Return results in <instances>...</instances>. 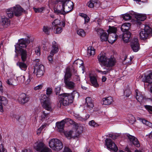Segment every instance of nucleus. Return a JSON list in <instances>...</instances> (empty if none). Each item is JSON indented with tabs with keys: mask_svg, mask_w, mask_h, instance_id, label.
I'll use <instances>...</instances> for the list:
<instances>
[{
	"mask_svg": "<svg viewBox=\"0 0 152 152\" xmlns=\"http://www.w3.org/2000/svg\"><path fill=\"white\" fill-rule=\"evenodd\" d=\"M79 93L75 91H74L70 94L63 93L60 94L58 102L57 107L60 108L62 104L64 106H67L73 102L75 96L78 97Z\"/></svg>",
	"mask_w": 152,
	"mask_h": 152,
	"instance_id": "f257e3e1",
	"label": "nucleus"
},
{
	"mask_svg": "<svg viewBox=\"0 0 152 152\" xmlns=\"http://www.w3.org/2000/svg\"><path fill=\"white\" fill-rule=\"evenodd\" d=\"M74 4L72 2L68 1L63 6L58 5L54 9V12L57 15H65L72 11L73 8Z\"/></svg>",
	"mask_w": 152,
	"mask_h": 152,
	"instance_id": "f03ea898",
	"label": "nucleus"
},
{
	"mask_svg": "<svg viewBox=\"0 0 152 152\" xmlns=\"http://www.w3.org/2000/svg\"><path fill=\"white\" fill-rule=\"evenodd\" d=\"M25 11L19 5H17L15 6L7 9L6 13L7 16L10 18H12L14 15L16 17L21 16L23 12Z\"/></svg>",
	"mask_w": 152,
	"mask_h": 152,
	"instance_id": "7ed1b4c3",
	"label": "nucleus"
},
{
	"mask_svg": "<svg viewBox=\"0 0 152 152\" xmlns=\"http://www.w3.org/2000/svg\"><path fill=\"white\" fill-rule=\"evenodd\" d=\"M40 100L43 107L48 111H51L52 107L50 98L45 94H42Z\"/></svg>",
	"mask_w": 152,
	"mask_h": 152,
	"instance_id": "20e7f679",
	"label": "nucleus"
},
{
	"mask_svg": "<svg viewBox=\"0 0 152 152\" xmlns=\"http://www.w3.org/2000/svg\"><path fill=\"white\" fill-rule=\"evenodd\" d=\"M140 38L141 39L145 40L152 36V29L150 27L145 25L144 29L140 33Z\"/></svg>",
	"mask_w": 152,
	"mask_h": 152,
	"instance_id": "39448f33",
	"label": "nucleus"
},
{
	"mask_svg": "<svg viewBox=\"0 0 152 152\" xmlns=\"http://www.w3.org/2000/svg\"><path fill=\"white\" fill-rule=\"evenodd\" d=\"M34 148L37 151L40 152H52L51 149L42 142L35 143Z\"/></svg>",
	"mask_w": 152,
	"mask_h": 152,
	"instance_id": "423d86ee",
	"label": "nucleus"
},
{
	"mask_svg": "<svg viewBox=\"0 0 152 152\" xmlns=\"http://www.w3.org/2000/svg\"><path fill=\"white\" fill-rule=\"evenodd\" d=\"M59 50L57 44L55 41L52 42V49L50 52V55L48 57V59L50 63L53 62V57L54 55Z\"/></svg>",
	"mask_w": 152,
	"mask_h": 152,
	"instance_id": "0eeeda50",
	"label": "nucleus"
},
{
	"mask_svg": "<svg viewBox=\"0 0 152 152\" xmlns=\"http://www.w3.org/2000/svg\"><path fill=\"white\" fill-rule=\"evenodd\" d=\"M105 145L106 146L107 148L111 151L116 152L118 150V148L115 143L112 140L109 138H107L105 140Z\"/></svg>",
	"mask_w": 152,
	"mask_h": 152,
	"instance_id": "6e6552de",
	"label": "nucleus"
},
{
	"mask_svg": "<svg viewBox=\"0 0 152 152\" xmlns=\"http://www.w3.org/2000/svg\"><path fill=\"white\" fill-rule=\"evenodd\" d=\"M96 31L100 36V38L102 41H106L108 39V36L107 33L104 30L99 28H95Z\"/></svg>",
	"mask_w": 152,
	"mask_h": 152,
	"instance_id": "1a4fd4ad",
	"label": "nucleus"
},
{
	"mask_svg": "<svg viewBox=\"0 0 152 152\" xmlns=\"http://www.w3.org/2000/svg\"><path fill=\"white\" fill-rule=\"evenodd\" d=\"M131 45L134 52L138 51L140 49L138 39L136 38H134L131 42Z\"/></svg>",
	"mask_w": 152,
	"mask_h": 152,
	"instance_id": "9d476101",
	"label": "nucleus"
},
{
	"mask_svg": "<svg viewBox=\"0 0 152 152\" xmlns=\"http://www.w3.org/2000/svg\"><path fill=\"white\" fill-rule=\"evenodd\" d=\"M97 58L99 63L101 65L104 66L106 63L107 58L105 53L102 52L98 55Z\"/></svg>",
	"mask_w": 152,
	"mask_h": 152,
	"instance_id": "9b49d317",
	"label": "nucleus"
},
{
	"mask_svg": "<svg viewBox=\"0 0 152 152\" xmlns=\"http://www.w3.org/2000/svg\"><path fill=\"white\" fill-rule=\"evenodd\" d=\"M71 120L69 118H66L62 120L60 122L56 123L57 127L59 129V131L60 132H62L64 130V128L65 123L71 121Z\"/></svg>",
	"mask_w": 152,
	"mask_h": 152,
	"instance_id": "f8f14e48",
	"label": "nucleus"
},
{
	"mask_svg": "<svg viewBox=\"0 0 152 152\" xmlns=\"http://www.w3.org/2000/svg\"><path fill=\"white\" fill-rule=\"evenodd\" d=\"M30 98L28 96L25 94L22 93L20 95L18 98L19 102L21 104H24L28 102Z\"/></svg>",
	"mask_w": 152,
	"mask_h": 152,
	"instance_id": "ddd939ff",
	"label": "nucleus"
},
{
	"mask_svg": "<svg viewBox=\"0 0 152 152\" xmlns=\"http://www.w3.org/2000/svg\"><path fill=\"white\" fill-rule=\"evenodd\" d=\"M30 38L28 39H21L19 40L18 46L20 49L22 48H26L30 43Z\"/></svg>",
	"mask_w": 152,
	"mask_h": 152,
	"instance_id": "4468645a",
	"label": "nucleus"
},
{
	"mask_svg": "<svg viewBox=\"0 0 152 152\" xmlns=\"http://www.w3.org/2000/svg\"><path fill=\"white\" fill-rule=\"evenodd\" d=\"M35 69H37L36 75L37 77H41L44 74V67L42 65H36Z\"/></svg>",
	"mask_w": 152,
	"mask_h": 152,
	"instance_id": "2eb2a0df",
	"label": "nucleus"
},
{
	"mask_svg": "<svg viewBox=\"0 0 152 152\" xmlns=\"http://www.w3.org/2000/svg\"><path fill=\"white\" fill-rule=\"evenodd\" d=\"M127 136L129 140L132 142L135 146L137 147H140V143L137 138L129 134H127Z\"/></svg>",
	"mask_w": 152,
	"mask_h": 152,
	"instance_id": "dca6fc26",
	"label": "nucleus"
},
{
	"mask_svg": "<svg viewBox=\"0 0 152 152\" xmlns=\"http://www.w3.org/2000/svg\"><path fill=\"white\" fill-rule=\"evenodd\" d=\"M127 136L129 140L132 142L135 146L137 147H140V143L137 138L129 134H127Z\"/></svg>",
	"mask_w": 152,
	"mask_h": 152,
	"instance_id": "f3484780",
	"label": "nucleus"
},
{
	"mask_svg": "<svg viewBox=\"0 0 152 152\" xmlns=\"http://www.w3.org/2000/svg\"><path fill=\"white\" fill-rule=\"evenodd\" d=\"M131 34L129 31L123 33L122 35H120L124 42L127 43L130 41Z\"/></svg>",
	"mask_w": 152,
	"mask_h": 152,
	"instance_id": "a211bd4d",
	"label": "nucleus"
},
{
	"mask_svg": "<svg viewBox=\"0 0 152 152\" xmlns=\"http://www.w3.org/2000/svg\"><path fill=\"white\" fill-rule=\"evenodd\" d=\"M135 18L137 20V23L139 25H140L141 22L140 21H143L145 20L146 18L147 17L145 14H139L135 15Z\"/></svg>",
	"mask_w": 152,
	"mask_h": 152,
	"instance_id": "6ab92c4d",
	"label": "nucleus"
},
{
	"mask_svg": "<svg viewBox=\"0 0 152 152\" xmlns=\"http://www.w3.org/2000/svg\"><path fill=\"white\" fill-rule=\"evenodd\" d=\"M8 100L5 97L0 96V111L1 112H4L2 104L5 106L8 104Z\"/></svg>",
	"mask_w": 152,
	"mask_h": 152,
	"instance_id": "aec40b11",
	"label": "nucleus"
},
{
	"mask_svg": "<svg viewBox=\"0 0 152 152\" xmlns=\"http://www.w3.org/2000/svg\"><path fill=\"white\" fill-rule=\"evenodd\" d=\"M1 21L0 22V25H2L4 27H7L10 24V20L5 17H2Z\"/></svg>",
	"mask_w": 152,
	"mask_h": 152,
	"instance_id": "412c9836",
	"label": "nucleus"
},
{
	"mask_svg": "<svg viewBox=\"0 0 152 152\" xmlns=\"http://www.w3.org/2000/svg\"><path fill=\"white\" fill-rule=\"evenodd\" d=\"M86 102L88 109L89 110L92 109L94 107V104L91 98L89 97H87L86 99Z\"/></svg>",
	"mask_w": 152,
	"mask_h": 152,
	"instance_id": "4be33fe9",
	"label": "nucleus"
},
{
	"mask_svg": "<svg viewBox=\"0 0 152 152\" xmlns=\"http://www.w3.org/2000/svg\"><path fill=\"white\" fill-rule=\"evenodd\" d=\"M65 86L66 88L69 89H73L75 86V84L70 80L64 81Z\"/></svg>",
	"mask_w": 152,
	"mask_h": 152,
	"instance_id": "5701e85b",
	"label": "nucleus"
},
{
	"mask_svg": "<svg viewBox=\"0 0 152 152\" xmlns=\"http://www.w3.org/2000/svg\"><path fill=\"white\" fill-rule=\"evenodd\" d=\"M19 52L21 56L22 61H25L27 57V51L26 50L21 49H19Z\"/></svg>",
	"mask_w": 152,
	"mask_h": 152,
	"instance_id": "b1692460",
	"label": "nucleus"
},
{
	"mask_svg": "<svg viewBox=\"0 0 152 152\" xmlns=\"http://www.w3.org/2000/svg\"><path fill=\"white\" fill-rule=\"evenodd\" d=\"M106 63H105L104 66L107 67L112 66H114L116 63L115 60V58H107Z\"/></svg>",
	"mask_w": 152,
	"mask_h": 152,
	"instance_id": "393cba45",
	"label": "nucleus"
},
{
	"mask_svg": "<svg viewBox=\"0 0 152 152\" xmlns=\"http://www.w3.org/2000/svg\"><path fill=\"white\" fill-rule=\"evenodd\" d=\"M117 37H118V36L116 34H108L107 40L109 43L113 44L116 40Z\"/></svg>",
	"mask_w": 152,
	"mask_h": 152,
	"instance_id": "a878e982",
	"label": "nucleus"
},
{
	"mask_svg": "<svg viewBox=\"0 0 152 152\" xmlns=\"http://www.w3.org/2000/svg\"><path fill=\"white\" fill-rule=\"evenodd\" d=\"M131 24L129 23H125L123 24L121 26V29L123 33L126 31H129L130 28Z\"/></svg>",
	"mask_w": 152,
	"mask_h": 152,
	"instance_id": "bb28decb",
	"label": "nucleus"
},
{
	"mask_svg": "<svg viewBox=\"0 0 152 152\" xmlns=\"http://www.w3.org/2000/svg\"><path fill=\"white\" fill-rule=\"evenodd\" d=\"M90 78L92 86L96 88L99 87V84L97 83V79L95 76H90Z\"/></svg>",
	"mask_w": 152,
	"mask_h": 152,
	"instance_id": "cd10ccee",
	"label": "nucleus"
},
{
	"mask_svg": "<svg viewBox=\"0 0 152 152\" xmlns=\"http://www.w3.org/2000/svg\"><path fill=\"white\" fill-rule=\"evenodd\" d=\"M75 132L76 131L74 132L71 130L69 132H65L64 133V134L66 137H67L68 139H70L72 137H78L79 134H78L77 135H75Z\"/></svg>",
	"mask_w": 152,
	"mask_h": 152,
	"instance_id": "c85d7f7f",
	"label": "nucleus"
},
{
	"mask_svg": "<svg viewBox=\"0 0 152 152\" xmlns=\"http://www.w3.org/2000/svg\"><path fill=\"white\" fill-rule=\"evenodd\" d=\"M22 61H18L17 63V65L22 70L26 71L27 67V64Z\"/></svg>",
	"mask_w": 152,
	"mask_h": 152,
	"instance_id": "c756f323",
	"label": "nucleus"
},
{
	"mask_svg": "<svg viewBox=\"0 0 152 152\" xmlns=\"http://www.w3.org/2000/svg\"><path fill=\"white\" fill-rule=\"evenodd\" d=\"M113 102L112 98L110 96L103 98L102 99V104L106 105H109L111 104Z\"/></svg>",
	"mask_w": 152,
	"mask_h": 152,
	"instance_id": "7c9ffc66",
	"label": "nucleus"
},
{
	"mask_svg": "<svg viewBox=\"0 0 152 152\" xmlns=\"http://www.w3.org/2000/svg\"><path fill=\"white\" fill-rule=\"evenodd\" d=\"M144 82L152 84V72L150 73L146 77ZM150 91L152 93V86L151 87Z\"/></svg>",
	"mask_w": 152,
	"mask_h": 152,
	"instance_id": "2f4dec72",
	"label": "nucleus"
},
{
	"mask_svg": "<svg viewBox=\"0 0 152 152\" xmlns=\"http://www.w3.org/2000/svg\"><path fill=\"white\" fill-rule=\"evenodd\" d=\"M71 75L70 69L69 68H66L64 76V81L70 80Z\"/></svg>",
	"mask_w": 152,
	"mask_h": 152,
	"instance_id": "473e14b6",
	"label": "nucleus"
},
{
	"mask_svg": "<svg viewBox=\"0 0 152 152\" xmlns=\"http://www.w3.org/2000/svg\"><path fill=\"white\" fill-rule=\"evenodd\" d=\"M135 92L136 99L139 102H142L143 99V97L142 93L139 91L137 90H135Z\"/></svg>",
	"mask_w": 152,
	"mask_h": 152,
	"instance_id": "72a5a7b5",
	"label": "nucleus"
},
{
	"mask_svg": "<svg viewBox=\"0 0 152 152\" xmlns=\"http://www.w3.org/2000/svg\"><path fill=\"white\" fill-rule=\"evenodd\" d=\"M58 139H52L49 142V146L53 149L55 148V146L57 144Z\"/></svg>",
	"mask_w": 152,
	"mask_h": 152,
	"instance_id": "f704fd0d",
	"label": "nucleus"
},
{
	"mask_svg": "<svg viewBox=\"0 0 152 152\" xmlns=\"http://www.w3.org/2000/svg\"><path fill=\"white\" fill-rule=\"evenodd\" d=\"M57 143V144L55 146V148L54 149H53V150L58 151L62 149L63 148V146L61 142L59 140H58Z\"/></svg>",
	"mask_w": 152,
	"mask_h": 152,
	"instance_id": "c9c22d12",
	"label": "nucleus"
},
{
	"mask_svg": "<svg viewBox=\"0 0 152 152\" xmlns=\"http://www.w3.org/2000/svg\"><path fill=\"white\" fill-rule=\"evenodd\" d=\"M95 49L91 47H89L87 50V55L88 56H89L94 55L95 54Z\"/></svg>",
	"mask_w": 152,
	"mask_h": 152,
	"instance_id": "e433bc0d",
	"label": "nucleus"
},
{
	"mask_svg": "<svg viewBox=\"0 0 152 152\" xmlns=\"http://www.w3.org/2000/svg\"><path fill=\"white\" fill-rule=\"evenodd\" d=\"M7 83L10 86H15L17 85L16 80L14 79H10L7 81Z\"/></svg>",
	"mask_w": 152,
	"mask_h": 152,
	"instance_id": "4c0bfd02",
	"label": "nucleus"
},
{
	"mask_svg": "<svg viewBox=\"0 0 152 152\" xmlns=\"http://www.w3.org/2000/svg\"><path fill=\"white\" fill-rule=\"evenodd\" d=\"M98 0H90L87 3V5L91 8L94 7V5L97 4Z\"/></svg>",
	"mask_w": 152,
	"mask_h": 152,
	"instance_id": "58836bf2",
	"label": "nucleus"
},
{
	"mask_svg": "<svg viewBox=\"0 0 152 152\" xmlns=\"http://www.w3.org/2000/svg\"><path fill=\"white\" fill-rule=\"evenodd\" d=\"M61 24V23L59 20L58 19H56L52 23V29H53L54 28V27H58V26H60Z\"/></svg>",
	"mask_w": 152,
	"mask_h": 152,
	"instance_id": "ea45409f",
	"label": "nucleus"
},
{
	"mask_svg": "<svg viewBox=\"0 0 152 152\" xmlns=\"http://www.w3.org/2000/svg\"><path fill=\"white\" fill-rule=\"evenodd\" d=\"M117 31V28L115 27H113L109 26V29L107 31L108 34H116Z\"/></svg>",
	"mask_w": 152,
	"mask_h": 152,
	"instance_id": "a19ab883",
	"label": "nucleus"
},
{
	"mask_svg": "<svg viewBox=\"0 0 152 152\" xmlns=\"http://www.w3.org/2000/svg\"><path fill=\"white\" fill-rule=\"evenodd\" d=\"M77 33L80 36L84 37L86 35V33L83 29H80L77 31Z\"/></svg>",
	"mask_w": 152,
	"mask_h": 152,
	"instance_id": "79ce46f5",
	"label": "nucleus"
},
{
	"mask_svg": "<svg viewBox=\"0 0 152 152\" xmlns=\"http://www.w3.org/2000/svg\"><path fill=\"white\" fill-rule=\"evenodd\" d=\"M88 124L89 126L93 127H96L99 126L98 124L94 120L90 121Z\"/></svg>",
	"mask_w": 152,
	"mask_h": 152,
	"instance_id": "37998d69",
	"label": "nucleus"
},
{
	"mask_svg": "<svg viewBox=\"0 0 152 152\" xmlns=\"http://www.w3.org/2000/svg\"><path fill=\"white\" fill-rule=\"evenodd\" d=\"M54 30V32L55 34H59L61 33L62 31V28L61 27H56L53 28Z\"/></svg>",
	"mask_w": 152,
	"mask_h": 152,
	"instance_id": "c03bdc74",
	"label": "nucleus"
},
{
	"mask_svg": "<svg viewBox=\"0 0 152 152\" xmlns=\"http://www.w3.org/2000/svg\"><path fill=\"white\" fill-rule=\"evenodd\" d=\"M49 113L45 111H43L41 115V119L43 120L47 118L48 116Z\"/></svg>",
	"mask_w": 152,
	"mask_h": 152,
	"instance_id": "a18cd8bd",
	"label": "nucleus"
},
{
	"mask_svg": "<svg viewBox=\"0 0 152 152\" xmlns=\"http://www.w3.org/2000/svg\"><path fill=\"white\" fill-rule=\"evenodd\" d=\"M50 28L47 26H44L43 28V31L46 34L49 35L50 33Z\"/></svg>",
	"mask_w": 152,
	"mask_h": 152,
	"instance_id": "49530a36",
	"label": "nucleus"
},
{
	"mask_svg": "<svg viewBox=\"0 0 152 152\" xmlns=\"http://www.w3.org/2000/svg\"><path fill=\"white\" fill-rule=\"evenodd\" d=\"M83 64V62L81 60L78 59L75 61L74 63V66L75 65H78L79 67H80L82 64Z\"/></svg>",
	"mask_w": 152,
	"mask_h": 152,
	"instance_id": "de8ad7c7",
	"label": "nucleus"
},
{
	"mask_svg": "<svg viewBox=\"0 0 152 152\" xmlns=\"http://www.w3.org/2000/svg\"><path fill=\"white\" fill-rule=\"evenodd\" d=\"M76 71H75V75L73 77V80L74 81L77 82L78 83L80 82V79L79 76L76 74Z\"/></svg>",
	"mask_w": 152,
	"mask_h": 152,
	"instance_id": "09e8293b",
	"label": "nucleus"
},
{
	"mask_svg": "<svg viewBox=\"0 0 152 152\" xmlns=\"http://www.w3.org/2000/svg\"><path fill=\"white\" fill-rule=\"evenodd\" d=\"M123 18L124 19L127 20L131 19V16L129 14H126L123 15Z\"/></svg>",
	"mask_w": 152,
	"mask_h": 152,
	"instance_id": "8fccbe9b",
	"label": "nucleus"
},
{
	"mask_svg": "<svg viewBox=\"0 0 152 152\" xmlns=\"http://www.w3.org/2000/svg\"><path fill=\"white\" fill-rule=\"evenodd\" d=\"M44 8L42 7L40 8H36L35 7H33V9L35 12L36 13L37 12H41L44 10Z\"/></svg>",
	"mask_w": 152,
	"mask_h": 152,
	"instance_id": "3c124183",
	"label": "nucleus"
},
{
	"mask_svg": "<svg viewBox=\"0 0 152 152\" xmlns=\"http://www.w3.org/2000/svg\"><path fill=\"white\" fill-rule=\"evenodd\" d=\"M18 80L20 83H23L25 80V76H20L17 78Z\"/></svg>",
	"mask_w": 152,
	"mask_h": 152,
	"instance_id": "603ef678",
	"label": "nucleus"
},
{
	"mask_svg": "<svg viewBox=\"0 0 152 152\" xmlns=\"http://www.w3.org/2000/svg\"><path fill=\"white\" fill-rule=\"evenodd\" d=\"M145 107L150 113L152 114V106L146 105L145 106Z\"/></svg>",
	"mask_w": 152,
	"mask_h": 152,
	"instance_id": "864d4df0",
	"label": "nucleus"
},
{
	"mask_svg": "<svg viewBox=\"0 0 152 152\" xmlns=\"http://www.w3.org/2000/svg\"><path fill=\"white\" fill-rule=\"evenodd\" d=\"M129 121L130 123H133L136 121L135 117L132 115H129Z\"/></svg>",
	"mask_w": 152,
	"mask_h": 152,
	"instance_id": "5fc2aeb1",
	"label": "nucleus"
},
{
	"mask_svg": "<svg viewBox=\"0 0 152 152\" xmlns=\"http://www.w3.org/2000/svg\"><path fill=\"white\" fill-rule=\"evenodd\" d=\"M35 53L37 56L40 55V48L39 47H36L35 49Z\"/></svg>",
	"mask_w": 152,
	"mask_h": 152,
	"instance_id": "6e6d98bb",
	"label": "nucleus"
},
{
	"mask_svg": "<svg viewBox=\"0 0 152 152\" xmlns=\"http://www.w3.org/2000/svg\"><path fill=\"white\" fill-rule=\"evenodd\" d=\"M43 84L42 83L39 85L34 88V90L35 91L41 89L43 87Z\"/></svg>",
	"mask_w": 152,
	"mask_h": 152,
	"instance_id": "4d7b16f0",
	"label": "nucleus"
},
{
	"mask_svg": "<svg viewBox=\"0 0 152 152\" xmlns=\"http://www.w3.org/2000/svg\"><path fill=\"white\" fill-rule=\"evenodd\" d=\"M52 92V90L51 88H48L46 89V94L49 96L50 95Z\"/></svg>",
	"mask_w": 152,
	"mask_h": 152,
	"instance_id": "13d9d810",
	"label": "nucleus"
},
{
	"mask_svg": "<svg viewBox=\"0 0 152 152\" xmlns=\"http://www.w3.org/2000/svg\"><path fill=\"white\" fill-rule=\"evenodd\" d=\"M98 72H100L103 74H106L107 73H109L110 72V70L109 69H107L106 71H102L101 70H98Z\"/></svg>",
	"mask_w": 152,
	"mask_h": 152,
	"instance_id": "bf43d9fd",
	"label": "nucleus"
},
{
	"mask_svg": "<svg viewBox=\"0 0 152 152\" xmlns=\"http://www.w3.org/2000/svg\"><path fill=\"white\" fill-rule=\"evenodd\" d=\"M61 91V88L60 87H57L55 88V92L56 94L57 95L59 94V93ZM60 95H59V96Z\"/></svg>",
	"mask_w": 152,
	"mask_h": 152,
	"instance_id": "052dcab7",
	"label": "nucleus"
},
{
	"mask_svg": "<svg viewBox=\"0 0 152 152\" xmlns=\"http://www.w3.org/2000/svg\"><path fill=\"white\" fill-rule=\"evenodd\" d=\"M68 122H69V123L70 124H73L74 126H75V128L76 129H77L78 127V124L75 123L74 121H73L71 120V121H68Z\"/></svg>",
	"mask_w": 152,
	"mask_h": 152,
	"instance_id": "680f3d73",
	"label": "nucleus"
},
{
	"mask_svg": "<svg viewBox=\"0 0 152 152\" xmlns=\"http://www.w3.org/2000/svg\"><path fill=\"white\" fill-rule=\"evenodd\" d=\"M84 18L85 20V24L88 23L90 21V18L88 16H87L86 17Z\"/></svg>",
	"mask_w": 152,
	"mask_h": 152,
	"instance_id": "e2e57ef3",
	"label": "nucleus"
},
{
	"mask_svg": "<svg viewBox=\"0 0 152 152\" xmlns=\"http://www.w3.org/2000/svg\"><path fill=\"white\" fill-rule=\"evenodd\" d=\"M57 1L58 2H61L63 6V4H64L66 2V1H68L67 0H57Z\"/></svg>",
	"mask_w": 152,
	"mask_h": 152,
	"instance_id": "0e129e2a",
	"label": "nucleus"
},
{
	"mask_svg": "<svg viewBox=\"0 0 152 152\" xmlns=\"http://www.w3.org/2000/svg\"><path fill=\"white\" fill-rule=\"evenodd\" d=\"M64 152H72V151L69 148L66 147L64 148Z\"/></svg>",
	"mask_w": 152,
	"mask_h": 152,
	"instance_id": "69168bd1",
	"label": "nucleus"
},
{
	"mask_svg": "<svg viewBox=\"0 0 152 152\" xmlns=\"http://www.w3.org/2000/svg\"><path fill=\"white\" fill-rule=\"evenodd\" d=\"M42 128H41L40 127H39L37 130V134H40L42 130Z\"/></svg>",
	"mask_w": 152,
	"mask_h": 152,
	"instance_id": "338daca9",
	"label": "nucleus"
},
{
	"mask_svg": "<svg viewBox=\"0 0 152 152\" xmlns=\"http://www.w3.org/2000/svg\"><path fill=\"white\" fill-rule=\"evenodd\" d=\"M22 152H31V150L30 149H25L22 150Z\"/></svg>",
	"mask_w": 152,
	"mask_h": 152,
	"instance_id": "774afa93",
	"label": "nucleus"
}]
</instances>
